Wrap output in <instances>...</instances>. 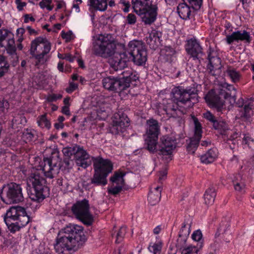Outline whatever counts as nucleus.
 <instances>
[{"label": "nucleus", "mask_w": 254, "mask_h": 254, "mask_svg": "<svg viewBox=\"0 0 254 254\" xmlns=\"http://www.w3.org/2000/svg\"><path fill=\"white\" fill-rule=\"evenodd\" d=\"M61 166V159L58 151L53 152L49 158H44L41 169L36 170L29 177V183L33 188L29 194L31 200L40 202L49 196L50 189L46 185L44 176L47 178H54L59 173Z\"/></svg>", "instance_id": "1"}, {"label": "nucleus", "mask_w": 254, "mask_h": 254, "mask_svg": "<svg viewBox=\"0 0 254 254\" xmlns=\"http://www.w3.org/2000/svg\"><path fill=\"white\" fill-rule=\"evenodd\" d=\"M172 99L164 100L163 110L168 117L181 118L198 102V90L194 85L187 87H175L172 90Z\"/></svg>", "instance_id": "2"}, {"label": "nucleus", "mask_w": 254, "mask_h": 254, "mask_svg": "<svg viewBox=\"0 0 254 254\" xmlns=\"http://www.w3.org/2000/svg\"><path fill=\"white\" fill-rule=\"evenodd\" d=\"M147 127L146 130L145 144L147 150L154 153L157 152L159 155L166 157L167 159L172 160L173 150L176 147V140L173 137L163 136L157 143L160 127L157 120L150 119L146 121Z\"/></svg>", "instance_id": "3"}, {"label": "nucleus", "mask_w": 254, "mask_h": 254, "mask_svg": "<svg viewBox=\"0 0 254 254\" xmlns=\"http://www.w3.org/2000/svg\"><path fill=\"white\" fill-rule=\"evenodd\" d=\"M87 241L83 228L77 225L69 224L62 229L54 244V249L59 254L64 251H74L80 249Z\"/></svg>", "instance_id": "4"}, {"label": "nucleus", "mask_w": 254, "mask_h": 254, "mask_svg": "<svg viewBox=\"0 0 254 254\" xmlns=\"http://www.w3.org/2000/svg\"><path fill=\"white\" fill-rule=\"evenodd\" d=\"M147 59V53L144 43L138 40L131 41L128 44L125 52L116 54L114 58L112 68L115 71L122 70L127 66L129 60L138 66L145 64Z\"/></svg>", "instance_id": "5"}, {"label": "nucleus", "mask_w": 254, "mask_h": 254, "mask_svg": "<svg viewBox=\"0 0 254 254\" xmlns=\"http://www.w3.org/2000/svg\"><path fill=\"white\" fill-rule=\"evenodd\" d=\"M92 159L94 173L90 184L105 186L107 184V177L113 170V164L109 159H104L100 156Z\"/></svg>", "instance_id": "6"}, {"label": "nucleus", "mask_w": 254, "mask_h": 254, "mask_svg": "<svg viewBox=\"0 0 254 254\" xmlns=\"http://www.w3.org/2000/svg\"><path fill=\"white\" fill-rule=\"evenodd\" d=\"M116 48L112 35L108 34L100 35L93 42L91 51L96 56L107 58L114 54Z\"/></svg>", "instance_id": "7"}, {"label": "nucleus", "mask_w": 254, "mask_h": 254, "mask_svg": "<svg viewBox=\"0 0 254 254\" xmlns=\"http://www.w3.org/2000/svg\"><path fill=\"white\" fill-rule=\"evenodd\" d=\"M51 49L50 43L42 37H38L31 43L30 54L36 60V65L44 64L47 60L46 56Z\"/></svg>", "instance_id": "8"}, {"label": "nucleus", "mask_w": 254, "mask_h": 254, "mask_svg": "<svg viewBox=\"0 0 254 254\" xmlns=\"http://www.w3.org/2000/svg\"><path fill=\"white\" fill-rule=\"evenodd\" d=\"M3 189H5V197L1 195V199L3 202L6 203H17L23 201L22 189L20 184L11 183L3 185Z\"/></svg>", "instance_id": "9"}, {"label": "nucleus", "mask_w": 254, "mask_h": 254, "mask_svg": "<svg viewBox=\"0 0 254 254\" xmlns=\"http://www.w3.org/2000/svg\"><path fill=\"white\" fill-rule=\"evenodd\" d=\"M71 211L76 218L84 224L89 226L92 224L93 217L89 213V204L86 199L77 201L72 205Z\"/></svg>", "instance_id": "10"}, {"label": "nucleus", "mask_w": 254, "mask_h": 254, "mask_svg": "<svg viewBox=\"0 0 254 254\" xmlns=\"http://www.w3.org/2000/svg\"><path fill=\"white\" fill-rule=\"evenodd\" d=\"M138 77L131 71H123L120 76H115L113 92L120 93L127 90L132 82L135 81Z\"/></svg>", "instance_id": "11"}, {"label": "nucleus", "mask_w": 254, "mask_h": 254, "mask_svg": "<svg viewBox=\"0 0 254 254\" xmlns=\"http://www.w3.org/2000/svg\"><path fill=\"white\" fill-rule=\"evenodd\" d=\"M230 96V94L224 90H221L218 93L214 90H211L205 95V99L210 106L220 111L224 105V99H227Z\"/></svg>", "instance_id": "12"}, {"label": "nucleus", "mask_w": 254, "mask_h": 254, "mask_svg": "<svg viewBox=\"0 0 254 254\" xmlns=\"http://www.w3.org/2000/svg\"><path fill=\"white\" fill-rule=\"evenodd\" d=\"M129 120L127 115L124 113L115 114L113 124L110 127L111 133L117 134L123 132L125 127L129 126Z\"/></svg>", "instance_id": "13"}, {"label": "nucleus", "mask_w": 254, "mask_h": 254, "mask_svg": "<svg viewBox=\"0 0 254 254\" xmlns=\"http://www.w3.org/2000/svg\"><path fill=\"white\" fill-rule=\"evenodd\" d=\"M192 118L194 125V134L190 139V142L187 146V150L189 152L193 154L198 146L202 136V131L201 124L198 119L194 116H193Z\"/></svg>", "instance_id": "14"}, {"label": "nucleus", "mask_w": 254, "mask_h": 254, "mask_svg": "<svg viewBox=\"0 0 254 254\" xmlns=\"http://www.w3.org/2000/svg\"><path fill=\"white\" fill-rule=\"evenodd\" d=\"M75 149L74 158L77 165L84 169L89 166L93 157L91 159L87 152L79 146L75 145Z\"/></svg>", "instance_id": "15"}, {"label": "nucleus", "mask_w": 254, "mask_h": 254, "mask_svg": "<svg viewBox=\"0 0 254 254\" xmlns=\"http://www.w3.org/2000/svg\"><path fill=\"white\" fill-rule=\"evenodd\" d=\"M226 41L229 45L234 41L239 42V41L244 42L246 44H250L252 41V37L249 32L241 30L233 32L231 35H227Z\"/></svg>", "instance_id": "16"}, {"label": "nucleus", "mask_w": 254, "mask_h": 254, "mask_svg": "<svg viewBox=\"0 0 254 254\" xmlns=\"http://www.w3.org/2000/svg\"><path fill=\"white\" fill-rule=\"evenodd\" d=\"M186 51L188 54L194 59H198L203 55L202 49L195 39H191L187 41Z\"/></svg>", "instance_id": "17"}, {"label": "nucleus", "mask_w": 254, "mask_h": 254, "mask_svg": "<svg viewBox=\"0 0 254 254\" xmlns=\"http://www.w3.org/2000/svg\"><path fill=\"white\" fill-rule=\"evenodd\" d=\"M158 7L156 4L149 7L148 8L144 9L143 11L140 13H136L139 15L142 22L145 24H151L153 23L156 19L157 15Z\"/></svg>", "instance_id": "18"}, {"label": "nucleus", "mask_w": 254, "mask_h": 254, "mask_svg": "<svg viewBox=\"0 0 254 254\" xmlns=\"http://www.w3.org/2000/svg\"><path fill=\"white\" fill-rule=\"evenodd\" d=\"M162 36V32L152 29L146 37V42L151 49L156 50L161 44Z\"/></svg>", "instance_id": "19"}, {"label": "nucleus", "mask_w": 254, "mask_h": 254, "mask_svg": "<svg viewBox=\"0 0 254 254\" xmlns=\"http://www.w3.org/2000/svg\"><path fill=\"white\" fill-rule=\"evenodd\" d=\"M229 224L227 222H222L215 234V238H219L227 243L230 242L231 233L229 229Z\"/></svg>", "instance_id": "20"}, {"label": "nucleus", "mask_w": 254, "mask_h": 254, "mask_svg": "<svg viewBox=\"0 0 254 254\" xmlns=\"http://www.w3.org/2000/svg\"><path fill=\"white\" fill-rule=\"evenodd\" d=\"M22 207L12 206L7 210L4 216V221L5 223H9L11 221H17L20 213L23 214Z\"/></svg>", "instance_id": "21"}, {"label": "nucleus", "mask_w": 254, "mask_h": 254, "mask_svg": "<svg viewBox=\"0 0 254 254\" xmlns=\"http://www.w3.org/2000/svg\"><path fill=\"white\" fill-rule=\"evenodd\" d=\"M237 105L239 107L243 108V116L248 118L251 116L252 112V108L254 106V100L253 99H250L244 102V100L242 98H240L238 100L237 102Z\"/></svg>", "instance_id": "22"}, {"label": "nucleus", "mask_w": 254, "mask_h": 254, "mask_svg": "<svg viewBox=\"0 0 254 254\" xmlns=\"http://www.w3.org/2000/svg\"><path fill=\"white\" fill-rule=\"evenodd\" d=\"M152 0H132V8L135 13H140L144 9L154 5Z\"/></svg>", "instance_id": "23"}, {"label": "nucleus", "mask_w": 254, "mask_h": 254, "mask_svg": "<svg viewBox=\"0 0 254 254\" xmlns=\"http://www.w3.org/2000/svg\"><path fill=\"white\" fill-rule=\"evenodd\" d=\"M177 10L182 19L186 20L190 18L191 13L190 7L186 2L180 3L177 6Z\"/></svg>", "instance_id": "24"}, {"label": "nucleus", "mask_w": 254, "mask_h": 254, "mask_svg": "<svg viewBox=\"0 0 254 254\" xmlns=\"http://www.w3.org/2000/svg\"><path fill=\"white\" fill-rule=\"evenodd\" d=\"M209 64L207 65V69L209 72L213 75L214 73V70L219 69L221 67V59L217 57H212L209 54L208 55Z\"/></svg>", "instance_id": "25"}, {"label": "nucleus", "mask_w": 254, "mask_h": 254, "mask_svg": "<svg viewBox=\"0 0 254 254\" xmlns=\"http://www.w3.org/2000/svg\"><path fill=\"white\" fill-rule=\"evenodd\" d=\"M161 188L160 187H157L153 190H150L148 196V200L151 205L156 204L160 200L161 198Z\"/></svg>", "instance_id": "26"}, {"label": "nucleus", "mask_w": 254, "mask_h": 254, "mask_svg": "<svg viewBox=\"0 0 254 254\" xmlns=\"http://www.w3.org/2000/svg\"><path fill=\"white\" fill-rule=\"evenodd\" d=\"M217 152L216 149H210L204 154L201 156V161L205 164L213 162L217 157Z\"/></svg>", "instance_id": "27"}, {"label": "nucleus", "mask_w": 254, "mask_h": 254, "mask_svg": "<svg viewBox=\"0 0 254 254\" xmlns=\"http://www.w3.org/2000/svg\"><path fill=\"white\" fill-rule=\"evenodd\" d=\"M16 50H6L7 56H4L5 59L13 66H15L19 61V57L16 52Z\"/></svg>", "instance_id": "28"}, {"label": "nucleus", "mask_w": 254, "mask_h": 254, "mask_svg": "<svg viewBox=\"0 0 254 254\" xmlns=\"http://www.w3.org/2000/svg\"><path fill=\"white\" fill-rule=\"evenodd\" d=\"M216 196V190L213 188H209L206 191L204 194L205 203L207 205L213 204Z\"/></svg>", "instance_id": "29"}, {"label": "nucleus", "mask_w": 254, "mask_h": 254, "mask_svg": "<svg viewBox=\"0 0 254 254\" xmlns=\"http://www.w3.org/2000/svg\"><path fill=\"white\" fill-rule=\"evenodd\" d=\"M108 0H89V5L96 10L105 11L108 6Z\"/></svg>", "instance_id": "30"}, {"label": "nucleus", "mask_w": 254, "mask_h": 254, "mask_svg": "<svg viewBox=\"0 0 254 254\" xmlns=\"http://www.w3.org/2000/svg\"><path fill=\"white\" fill-rule=\"evenodd\" d=\"M213 128L217 130L221 134H225L226 131L229 130V127L226 122L219 120L214 123L213 126Z\"/></svg>", "instance_id": "31"}, {"label": "nucleus", "mask_w": 254, "mask_h": 254, "mask_svg": "<svg viewBox=\"0 0 254 254\" xmlns=\"http://www.w3.org/2000/svg\"><path fill=\"white\" fill-rule=\"evenodd\" d=\"M115 76H109L104 78L102 79V84L103 87L110 91L113 92L114 85V81H115Z\"/></svg>", "instance_id": "32"}, {"label": "nucleus", "mask_w": 254, "mask_h": 254, "mask_svg": "<svg viewBox=\"0 0 254 254\" xmlns=\"http://www.w3.org/2000/svg\"><path fill=\"white\" fill-rule=\"evenodd\" d=\"M222 242L219 238H215L210 244L208 247L209 254H216L219 251L220 247V243Z\"/></svg>", "instance_id": "33"}, {"label": "nucleus", "mask_w": 254, "mask_h": 254, "mask_svg": "<svg viewBox=\"0 0 254 254\" xmlns=\"http://www.w3.org/2000/svg\"><path fill=\"white\" fill-rule=\"evenodd\" d=\"M10 65L4 56L0 55V77L4 76L8 72Z\"/></svg>", "instance_id": "34"}, {"label": "nucleus", "mask_w": 254, "mask_h": 254, "mask_svg": "<svg viewBox=\"0 0 254 254\" xmlns=\"http://www.w3.org/2000/svg\"><path fill=\"white\" fill-rule=\"evenodd\" d=\"M125 175L122 172H116L110 178V181L112 183H116L117 186H122L123 187L124 185V177Z\"/></svg>", "instance_id": "35"}, {"label": "nucleus", "mask_w": 254, "mask_h": 254, "mask_svg": "<svg viewBox=\"0 0 254 254\" xmlns=\"http://www.w3.org/2000/svg\"><path fill=\"white\" fill-rule=\"evenodd\" d=\"M226 73L233 82H236L239 81L241 74L240 72L237 71L235 68L231 67H228L226 70Z\"/></svg>", "instance_id": "36"}, {"label": "nucleus", "mask_w": 254, "mask_h": 254, "mask_svg": "<svg viewBox=\"0 0 254 254\" xmlns=\"http://www.w3.org/2000/svg\"><path fill=\"white\" fill-rule=\"evenodd\" d=\"M21 211L23 212V214L20 213L19 214L17 221L19 223L20 225L23 227L29 222L30 217L27 214L24 208L22 207Z\"/></svg>", "instance_id": "37"}, {"label": "nucleus", "mask_w": 254, "mask_h": 254, "mask_svg": "<svg viewBox=\"0 0 254 254\" xmlns=\"http://www.w3.org/2000/svg\"><path fill=\"white\" fill-rule=\"evenodd\" d=\"M203 247V243H200L196 247L190 246L183 250L182 254H198L199 249Z\"/></svg>", "instance_id": "38"}, {"label": "nucleus", "mask_w": 254, "mask_h": 254, "mask_svg": "<svg viewBox=\"0 0 254 254\" xmlns=\"http://www.w3.org/2000/svg\"><path fill=\"white\" fill-rule=\"evenodd\" d=\"M38 125L41 127H46L49 129L51 127V123L47 119L46 115H42L37 121Z\"/></svg>", "instance_id": "39"}, {"label": "nucleus", "mask_w": 254, "mask_h": 254, "mask_svg": "<svg viewBox=\"0 0 254 254\" xmlns=\"http://www.w3.org/2000/svg\"><path fill=\"white\" fill-rule=\"evenodd\" d=\"M190 224L185 221L180 229L179 235L185 237H188L190 233Z\"/></svg>", "instance_id": "40"}, {"label": "nucleus", "mask_w": 254, "mask_h": 254, "mask_svg": "<svg viewBox=\"0 0 254 254\" xmlns=\"http://www.w3.org/2000/svg\"><path fill=\"white\" fill-rule=\"evenodd\" d=\"M5 224L7 225L9 230L13 233L17 231H19L20 228H22V227L20 225L17 221H16L15 222L11 221V222H9V223Z\"/></svg>", "instance_id": "41"}, {"label": "nucleus", "mask_w": 254, "mask_h": 254, "mask_svg": "<svg viewBox=\"0 0 254 254\" xmlns=\"http://www.w3.org/2000/svg\"><path fill=\"white\" fill-rule=\"evenodd\" d=\"M184 1H188L194 10H198L200 9L202 0H183Z\"/></svg>", "instance_id": "42"}, {"label": "nucleus", "mask_w": 254, "mask_h": 254, "mask_svg": "<svg viewBox=\"0 0 254 254\" xmlns=\"http://www.w3.org/2000/svg\"><path fill=\"white\" fill-rule=\"evenodd\" d=\"M126 233V227L125 226L121 227L116 235V242L117 243H120L121 242L123 241Z\"/></svg>", "instance_id": "43"}, {"label": "nucleus", "mask_w": 254, "mask_h": 254, "mask_svg": "<svg viewBox=\"0 0 254 254\" xmlns=\"http://www.w3.org/2000/svg\"><path fill=\"white\" fill-rule=\"evenodd\" d=\"M75 146L73 147H65L64 148L62 152L65 157L70 158V157L75 154Z\"/></svg>", "instance_id": "44"}, {"label": "nucleus", "mask_w": 254, "mask_h": 254, "mask_svg": "<svg viewBox=\"0 0 254 254\" xmlns=\"http://www.w3.org/2000/svg\"><path fill=\"white\" fill-rule=\"evenodd\" d=\"M203 117L206 120L210 122L212 126L214 125V123L218 120L209 111H207L203 114Z\"/></svg>", "instance_id": "45"}, {"label": "nucleus", "mask_w": 254, "mask_h": 254, "mask_svg": "<svg viewBox=\"0 0 254 254\" xmlns=\"http://www.w3.org/2000/svg\"><path fill=\"white\" fill-rule=\"evenodd\" d=\"M10 34V32L5 29H2L0 30V46L3 47L2 42L5 40L7 37Z\"/></svg>", "instance_id": "46"}, {"label": "nucleus", "mask_w": 254, "mask_h": 254, "mask_svg": "<svg viewBox=\"0 0 254 254\" xmlns=\"http://www.w3.org/2000/svg\"><path fill=\"white\" fill-rule=\"evenodd\" d=\"M188 237H184L179 234V238L177 239L176 247L178 249H182L186 244Z\"/></svg>", "instance_id": "47"}, {"label": "nucleus", "mask_w": 254, "mask_h": 254, "mask_svg": "<svg viewBox=\"0 0 254 254\" xmlns=\"http://www.w3.org/2000/svg\"><path fill=\"white\" fill-rule=\"evenodd\" d=\"M9 106V103L6 100L3 99L0 100V115L7 111Z\"/></svg>", "instance_id": "48"}, {"label": "nucleus", "mask_w": 254, "mask_h": 254, "mask_svg": "<svg viewBox=\"0 0 254 254\" xmlns=\"http://www.w3.org/2000/svg\"><path fill=\"white\" fill-rule=\"evenodd\" d=\"M163 51L165 52V55L167 57L168 60L171 59L172 56L176 53L175 50L170 46H166Z\"/></svg>", "instance_id": "49"}, {"label": "nucleus", "mask_w": 254, "mask_h": 254, "mask_svg": "<svg viewBox=\"0 0 254 254\" xmlns=\"http://www.w3.org/2000/svg\"><path fill=\"white\" fill-rule=\"evenodd\" d=\"M34 131L27 129L23 133V137L28 141H32L34 137Z\"/></svg>", "instance_id": "50"}, {"label": "nucleus", "mask_w": 254, "mask_h": 254, "mask_svg": "<svg viewBox=\"0 0 254 254\" xmlns=\"http://www.w3.org/2000/svg\"><path fill=\"white\" fill-rule=\"evenodd\" d=\"M191 237L193 240L199 242L198 244H199L200 243H202L200 241L202 239V235L200 231L197 230L194 232Z\"/></svg>", "instance_id": "51"}, {"label": "nucleus", "mask_w": 254, "mask_h": 254, "mask_svg": "<svg viewBox=\"0 0 254 254\" xmlns=\"http://www.w3.org/2000/svg\"><path fill=\"white\" fill-rule=\"evenodd\" d=\"M122 190V186H117L112 188L108 189V191L110 194L116 195L119 193Z\"/></svg>", "instance_id": "52"}, {"label": "nucleus", "mask_w": 254, "mask_h": 254, "mask_svg": "<svg viewBox=\"0 0 254 254\" xmlns=\"http://www.w3.org/2000/svg\"><path fill=\"white\" fill-rule=\"evenodd\" d=\"M6 50H16L15 41L13 38H10L7 40V43L5 47Z\"/></svg>", "instance_id": "53"}, {"label": "nucleus", "mask_w": 254, "mask_h": 254, "mask_svg": "<svg viewBox=\"0 0 254 254\" xmlns=\"http://www.w3.org/2000/svg\"><path fill=\"white\" fill-rule=\"evenodd\" d=\"M63 162L65 164V167H66L67 169L72 168L74 164V161H73V160L70 159V158L68 157H65L64 159Z\"/></svg>", "instance_id": "54"}, {"label": "nucleus", "mask_w": 254, "mask_h": 254, "mask_svg": "<svg viewBox=\"0 0 254 254\" xmlns=\"http://www.w3.org/2000/svg\"><path fill=\"white\" fill-rule=\"evenodd\" d=\"M161 249V246L157 244H155L149 248L150 251L153 252L154 254H159Z\"/></svg>", "instance_id": "55"}, {"label": "nucleus", "mask_w": 254, "mask_h": 254, "mask_svg": "<svg viewBox=\"0 0 254 254\" xmlns=\"http://www.w3.org/2000/svg\"><path fill=\"white\" fill-rule=\"evenodd\" d=\"M136 21V16L133 14L130 13L127 17V21L128 24H134Z\"/></svg>", "instance_id": "56"}, {"label": "nucleus", "mask_w": 254, "mask_h": 254, "mask_svg": "<svg viewBox=\"0 0 254 254\" xmlns=\"http://www.w3.org/2000/svg\"><path fill=\"white\" fill-rule=\"evenodd\" d=\"M234 186L235 190L240 192H242L245 187V185L242 182L237 183L234 182Z\"/></svg>", "instance_id": "57"}, {"label": "nucleus", "mask_w": 254, "mask_h": 254, "mask_svg": "<svg viewBox=\"0 0 254 254\" xmlns=\"http://www.w3.org/2000/svg\"><path fill=\"white\" fill-rule=\"evenodd\" d=\"M62 98V95L61 94H52L48 97L47 100L49 102L56 101L58 99H60Z\"/></svg>", "instance_id": "58"}, {"label": "nucleus", "mask_w": 254, "mask_h": 254, "mask_svg": "<svg viewBox=\"0 0 254 254\" xmlns=\"http://www.w3.org/2000/svg\"><path fill=\"white\" fill-rule=\"evenodd\" d=\"M72 34V33L71 31H68L66 33L63 31L62 32L61 36L62 38L65 39L66 41H69L71 39Z\"/></svg>", "instance_id": "59"}, {"label": "nucleus", "mask_w": 254, "mask_h": 254, "mask_svg": "<svg viewBox=\"0 0 254 254\" xmlns=\"http://www.w3.org/2000/svg\"><path fill=\"white\" fill-rule=\"evenodd\" d=\"M77 88V84L73 82H71L69 84V87L66 89V91L68 93H70L75 90Z\"/></svg>", "instance_id": "60"}, {"label": "nucleus", "mask_w": 254, "mask_h": 254, "mask_svg": "<svg viewBox=\"0 0 254 254\" xmlns=\"http://www.w3.org/2000/svg\"><path fill=\"white\" fill-rule=\"evenodd\" d=\"M120 3L122 4L123 6H125L123 8V10L124 12H127L128 11L129 7H130V3L129 1H127L125 0H121Z\"/></svg>", "instance_id": "61"}, {"label": "nucleus", "mask_w": 254, "mask_h": 254, "mask_svg": "<svg viewBox=\"0 0 254 254\" xmlns=\"http://www.w3.org/2000/svg\"><path fill=\"white\" fill-rule=\"evenodd\" d=\"M254 140L252 138L249 134H244L243 138V142L246 144H249L250 141H253Z\"/></svg>", "instance_id": "62"}, {"label": "nucleus", "mask_w": 254, "mask_h": 254, "mask_svg": "<svg viewBox=\"0 0 254 254\" xmlns=\"http://www.w3.org/2000/svg\"><path fill=\"white\" fill-rule=\"evenodd\" d=\"M52 0H42L39 2V5L41 8H44L46 6L52 3Z\"/></svg>", "instance_id": "63"}, {"label": "nucleus", "mask_w": 254, "mask_h": 254, "mask_svg": "<svg viewBox=\"0 0 254 254\" xmlns=\"http://www.w3.org/2000/svg\"><path fill=\"white\" fill-rule=\"evenodd\" d=\"M167 174L166 170H164L159 172V181H162L165 179Z\"/></svg>", "instance_id": "64"}]
</instances>
